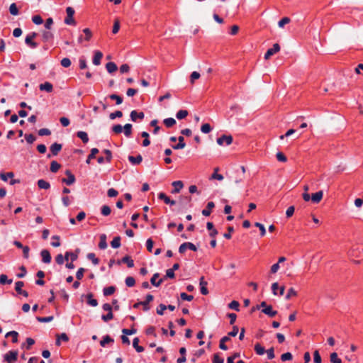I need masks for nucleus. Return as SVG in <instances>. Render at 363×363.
Returning <instances> with one entry per match:
<instances>
[{
    "label": "nucleus",
    "instance_id": "nucleus-17",
    "mask_svg": "<svg viewBox=\"0 0 363 363\" xmlns=\"http://www.w3.org/2000/svg\"><path fill=\"white\" fill-rule=\"evenodd\" d=\"M262 312L269 315V317H274L277 314V311H274L272 306L270 305L267 307H265L264 308H262Z\"/></svg>",
    "mask_w": 363,
    "mask_h": 363
},
{
    "label": "nucleus",
    "instance_id": "nucleus-53",
    "mask_svg": "<svg viewBox=\"0 0 363 363\" xmlns=\"http://www.w3.org/2000/svg\"><path fill=\"white\" fill-rule=\"evenodd\" d=\"M125 284L128 287H132L135 284V280L133 277H128L125 280Z\"/></svg>",
    "mask_w": 363,
    "mask_h": 363
},
{
    "label": "nucleus",
    "instance_id": "nucleus-46",
    "mask_svg": "<svg viewBox=\"0 0 363 363\" xmlns=\"http://www.w3.org/2000/svg\"><path fill=\"white\" fill-rule=\"evenodd\" d=\"M255 351L256 352V353L259 355H262L264 354L265 352V350H264V347H262L260 344L259 343H257L255 345Z\"/></svg>",
    "mask_w": 363,
    "mask_h": 363
},
{
    "label": "nucleus",
    "instance_id": "nucleus-56",
    "mask_svg": "<svg viewBox=\"0 0 363 363\" xmlns=\"http://www.w3.org/2000/svg\"><path fill=\"white\" fill-rule=\"evenodd\" d=\"M291 19L289 17H284L278 22V26L280 28H283L284 25L289 23Z\"/></svg>",
    "mask_w": 363,
    "mask_h": 363
},
{
    "label": "nucleus",
    "instance_id": "nucleus-7",
    "mask_svg": "<svg viewBox=\"0 0 363 363\" xmlns=\"http://www.w3.org/2000/svg\"><path fill=\"white\" fill-rule=\"evenodd\" d=\"M158 199H161V200H163L164 202L166 203V204H169L170 206H174L176 204V201L174 200H171L169 199V197H168L163 192H160L159 194H158Z\"/></svg>",
    "mask_w": 363,
    "mask_h": 363
},
{
    "label": "nucleus",
    "instance_id": "nucleus-24",
    "mask_svg": "<svg viewBox=\"0 0 363 363\" xmlns=\"http://www.w3.org/2000/svg\"><path fill=\"white\" fill-rule=\"evenodd\" d=\"M42 36H43V40L45 42H48V41L52 40V38L54 37L53 34L50 31H48V30L43 31Z\"/></svg>",
    "mask_w": 363,
    "mask_h": 363
},
{
    "label": "nucleus",
    "instance_id": "nucleus-26",
    "mask_svg": "<svg viewBox=\"0 0 363 363\" xmlns=\"http://www.w3.org/2000/svg\"><path fill=\"white\" fill-rule=\"evenodd\" d=\"M87 298V303L93 307H96L98 305V301L96 299L93 298L92 294H88L86 296Z\"/></svg>",
    "mask_w": 363,
    "mask_h": 363
},
{
    "label": "nucleus",
    "instance_id": "nucleus-61",
    "mask_svg": "<svg viewBox=\"0 0 363 363\" xmlns=\"http://www.w3.org/2000/svg\"><path fill=\"white\" fill-rule=\"evenodd\" d=\"M167 309V306L163 303H161L157 308V313L158 315H162L164 314V311Z\"/></svg>",
    "mask_w": 363,
    "mask_h": 363
},
{
    "label": "nucleus",
    "instance_id": "nucleus-29",
    "mask_svg": "<svg viewBox=\"0 0 363 363\" xmlns=\"http://www.w3.org/2000/svg\"><path fill=\"white\" fill-rule=\"evenodd\" d=\"M77 135L79 138L84 143H86L89 141V137L86 132L84 131H78L77 133Z\"/></svg>",
    "mask_w": 363,
    "mask_h": 363
},
{
    "label": "nucleus",
    "instance_id": "nucleus-6",
    "mask_svg": "<svg viewBox=\"0 0 363 363\" xmlns=\"http://www.w3.org/2000/svg\"><path fill=\"white\" fill-rule=\"evenodd\" d=\"M280 50V46L278 43H275L273 45V48H269L264 55V59L268 60L271 56L278 52Z\"/></svg>",
    "mask_w": 363,
    "mask_h": 363
},
{
    "label": "nucleus",
    "instance_id": "nucleus-50",
    "mask_svg": "<svg viewBox=\"0 0 363 363\" xmlns=\"http://www.w3.org/2000/svg\"><path fill=\"white\" fill-rule=\"evenodd\" d=\"M9 12L11 15L16 16L18 14V9L15 3H13L9 6Z\"/></svg>",
    "mask_w": 363,
    "mask_h": 363
},
{
    "label": "nucleus",
    "instance_id": "nucleus-31",
    "mask_svg": "<svg viewBox=\"0 0 363 363\" xmlns=\"http://www.w3.org/2000/svg\"><path fill=\"white\" fill-rule=\"evenodd\" d=\"M98 153H99V150L97 148H96V147L92 148L91 150L90 154L89 155V156L86 160V164H90L91 160L95 158L96 155Z\"/></svg>",
    "mask_w": 363,
    "mask_h": 363
},
{
    "label": "nucleus",
    "instance_id": "nucleus-47",
    "mask_svg": "<svg viewBox=\"0 0 363 363\" xmlns=\"http://www.w3.org/2000/svg\"><path fill=\"white\" fill-rule=\"evenodd\" d=\"M86 257L94 265H97L99 263V259L96 257L95 254L93 252L89 253Z\"/></svg>",
    "mask_w": 363,
    "mask_h": 363
},
{
    "label": "nucleus",
    "instance_id": "nucleus-14",
    "mask_svg": "<svg viewBox=\"0 0 363 363\" xmlns=\"http://www.w3.org/2000/svg\"><path fill=\"white\" fill-rule=\"evenodd\" d=\"M200 286H201V293L203 295H207L208 294V290L206 287L207 282L204 280V277H201L200 278V282H199Z\"/></svg>",
    "mask_w": 363,
    "mask_h": 363
},
{
    "label": "nucleus",
    "instance_id": "nucleus-16",
    "mask_svg": "<svg viewBox=\"0 0 363 363\" xmlns=\"http://www.w3.org/2000/svg\"><path fill=\"white\" fill-rule=\"evenodd\" d=\"M102 57L103 53L100 51H96L93 57V64L96 66L99 65Z\"/></svg>",
    "mask_w": 363,
    "mask_h": 363
},
{
    "label": "nucleus",
    "instance_id": "nucleus-60",
    "mask_svg": "<svg viewBox=\"0 0 363 363\" xmlns=\"http://www.w3.org/2000/svg\"><path fill=\"white\" fill-rule=\"evenodd\" d=\"M60 64L63 67L67 68L71 65V60L67 57H65L62 59Z\"/></svg>",
    "mask_w": 363,
    "mask_h": 363
},
{
    "label": "nucleus",
    "instance_id": "nucleus-63",
    "mask_svg": "<svg viewBox=\"0 0 363 363\" xmlns=\"http://www.w3.org/2000/svg\"><path fill=\"white\" fill-rule=\"evenodd\" d=\"M123 129V127L120 124L115 125L112 127V130L116 134H119V133H122Z\"/></svg>",
    "mask_w": 363,
    "mask_h": 363
},
{
    "label": "nucleus",
    "instance_id": "nucleus-11",
    "mask_svg": "<svg viewBox=\"0 0 363 363\" xmlns=\"http://www.w3.org/2000/svg\"><path fill=\"white\" fill-rule=\"evenodd\" d=\"M323 196V191H319L311 195V201L314 203H318L320 202Z\"/></svg>",
    "mask_w": 363,
    "mask_h": 363
},
{
    "label": "nucleus",
    "instance_id": "nucleus-34",
    "mask_svg": "<svg viewBox=\"0 0 363 363\" xmlns=\"http://www.w3.org/2000/svg\"><path fill=\"white\" fill-rule=\"evenodd\" d=\"M330 361L331 363H342V359L338 357L336 352H333L330 355Z\"/></svg>",
    "mask_w": 363,
    "mask_h": 363
},
{
    "label": "nucleus",
    "instance_id": "nucleus-22",
    "mask_svg": "<svg viewBox=\"0 0 363 363\" xmlns=\"http://www.w3.org/2000/svg\"><path fill=\"white\" fill-rule=\"evenodd\" d=\"M215 204L213 201H210L207 203L206 208L202 211V214L204 216H208L211 214V209L214 208Z\"/></svg>",
    "mask_w": 363,
    "mask_h": 363
},
{
    "label": "nucleus",
    "instance_id": "nucleus-49",
    "mask_svg": "<svg viewBox=\"0 0 363 363\" xmlns=\"http://www.w3.org/2000/svg\"><path fill=\"white\" fill-rule=\"evenodd\" d=\"M12 279H8V277L6 274L0 275V284L4 285L6 284H11L12 283Z\"/></svg>",
    "mask_w": 363,
    "mask_h": 363
},
{
    "label": "nucleus",
    "instance_id": "nucleus-39",
    "mask_svg": "<svg viewBox=\"0 0 363 363\" xmlns=\"http://www.w3.org/2000/svg\"><path fill=\"white\" fill-rule=\"evenodd\" d=\"M124 134L126 137H130L132 134V125L130 123H126L123 126Z\"/></svg>",
    "mask_w": 363,
    "mask_h": 363
},
{
    "label": "nucleus",
    "instance_id": "nucleus-18",
    "mask_svg": "<svg viewBox=\"0 0 363 363\" xmlns=\"http://www.w3.org/2000/svg\"><path fill=\"white\" fill-rule=\"evenodd\" d=\"M62 147L61 144L55 143L50 146V149L53 155H57L62 150Z\"/></svg>",
    "mask_w": 363,
    "mask_h": 363
},
{
    "label": "nucleus",
    "instance_id": "nucleus-3",
    "mask_svg": "<svg viewBox=\"0 0 363 363\" xmlns=\"http://www.w3.org/2000/svg\"><path fill=\"white\" fill-rule=\"evenodd\" d=\"M65 174L67 176V177L63 178L62 179V182L65 183L68 186L73 184L76 180L74 175L71 172L69 169H67L65 171Z\"/></svg>",
    "mask_w": 363,
    "mask_h": 363
},
{
    "label": "nucleus",
    "instance_id": "nucleus-43",
    "mask_svg": "<svg viewBox=\"0 0 363 363\" xmlns=\"http://www.w3.org/2000/svg\"><path fill=\"white\" fill-rule=\"evenodd\" d=\"M189 113L186 110H179L177 114L176 117L179 120H182L188 116Z\"/></svg>",
    "mask_w": 363,
    "mask_h": 363
},
{
    "label": "nucleus",
    "instance_id": "nucleus-25",
    "mask_svg": "<svg viewBox=\"0 0 363 363\" xmlns=\"http://www.w3.org/2000/svg\"><path fill=\"white\" fill-rule=\"evenodd\" d=\"M38 186L42 189H48L50 187V183L44 179H39L38 181Z\"/></svg>",
    "mask_w": 363,
    "mask_h": 363
},
{
    "label": "nucleus",
    "instance_id": "nucleus-21",
    "mask_svg": "<svg viewBox=\"0 0 363 363\" xmlns=\"http://www.w3.org/2000/svg\"><path fill=\"white\" fill-rule=\"evenodd\" d=\"M159 276H160L159 273H155L153 274V276L150 279L151 284L153 286H157V287L160 286L162 284V283L163 282V279H160L158 281H156V279L158 278Z\"/></svg>",
    "mask_w": 363,
    "mask_h": 363
},
{
    "label": "nucleus",
    "instance_id": "nucleus-4",
    "mask_svg": "<svg viewBox=\"0 0 363 363\" xmlns=\"http://www.w3.org/2000/svg\"><path fill=\"white\" fill-rule=\"evenodd\" d=\"M186 249H189L193 251L197 250V248L194 244H193L192 242H186L182 243L179 246V253L183 254L186 251Z\"/></svg>",
    "mask_w": 363,
    "mask_h": 363
},
{
    "label": "nucleus",
    "instance_id": "nucleus-58",
    "mask_svg": "<svg viewBox=\"0 0 363 363\" xmlns=\"http://www.w3.org/2000/svg\"><path fill=\"white\" fill-rule=\"evenodd\" d=\"M32 21L36 25H40L43 22L42 17L39 15L33 16L32 18Z\"/></svg>",
    "mask_w": 363,
    "mask_h": 363
},
{
    "label": "nucleus",
    "instance_id": "nucleus-48",
    "mask_svg": "<svg viewBox=\"0 0 363 363\" xmlns=\"http://www.w3.org/2000/svg\"><path fill=\"white\" fill-rule=\"evenodd\" d=\"M228 307L230 309L235 310L236 311H240V303L237 301H233L228 304Z\"/></svg>",
    "mask_w": 363,
    "mask_h": 363
},
{
    "label": "nucleus",
    "instance_id": "nucleus-36",
    "mask_svg": "<svg viewBox=\"0 0 363 363\" xmlns=\"http://www.w3.org/2000/svg\"><path fill=\"white\" fill-rule=\"evenodd\" d=\"M163 123L167 128H171L174 126L177 122L173 118H167L163 121Z\"/></svg>",
    "mask_w": 363,
    "mask_h": 363
},
{
    "label": "nucleus",
    "instance_id": "nucleus-54",
    "mask_svg": "<svg viewBox=\"0 0 363 363\" xmlns=\"http://www.w3.org/2000/svg\"><path fill=\"white\" fill-rule=\"evenodd\" d=\"M157 120L154 119L150 122V125L154 127L153 133L157 134L160 129V127L157 125Z\"/></svg>",
    "mask_w": 363,
    "mask_h": 363
},
{
    "label": "nucleus",
    "instance_id": "nucleus-57",
    "mask_svg": "<svg viewBox=\"0 0 363 363\" xmlns=\"http://www.w3.org/2000/svg\"><path fill=\"white\" fill-rule=\"evenodd\" d=\"M297 295V292L295 291L294 288H290L288 291V293L286 296H285V298L286 300H289L291 298V296H296Z\"/></svg>",
    "mask_w": 363,
    "mask_h": 363
},
{
    "label": "nucleus",
    "instance_id": "nucleus-10",
    "mask_svg": "<svg viewBox=\"0 0 363 363\" xmlns=\"http://www.w3.org/2000/svg\"><path fill=\"white\" fill-rule=\"evenodd\" d=\"M40 255L44 263L48 264L51 262V255L48 250H43L40 252Z\"/></svg>",
    "mask_w": 363,
    "mask_h": 363
},
{
    "label": "nucleus",
    "instance_id": "nucleus-28",
    "mask_svg": "<svg viewBox=\"0 0 363 363\" xmlns=\"http://www.w3.org/2000/svg\"><path fill=\"white\" fill-rule=\"evenodd\" d=\"M139 341L138 337H135L133 340V346L138 352H142L144 351V347L138 345Z\"/></svg>",
    "mask_w": 363,
    "mask_h": 363
},
{
    "label": "nucleus",
    "instance_id": "nucleus-45",
    "mask_svg": "<svg viewBox=\"0 0 363 363\" xmlns=\"http://www.w3.org/2000/svg\"><path fill=\"white\" fill-rule=\"evenodd\" d=\"M60 167L61 165L57 161H52L50 163V171L52 172H57Z\"/></svg>",
    "mask_w": 363,
    "mask_h": 363
},
{
    "label": "nucleus",
    "instance_id": "nucleus-23",
    "mask_svg": "<svg viewBox=\"0 0 363 363\" xmlns=\"http://www.w3.org/2000/svg\"><path fill=\"white\" fill-rule=\"evenodd\" d=\"M128 160L131 162L132 164L137 165L142 162L143 157L140 155H138L137 157L130 155L128 156Z\"/></svg>",
    "mask_w": 363,
    "mask_h": 363
},
{
    "label": "nucleus",
    "instance_id": "nucleus-1",
    "mask_svg": "<svg viewBox=\"0 0 363 363\" xmlns=\"http://www.w3.org/2000/svg\"><path fill=\"white\" fill-rule=\"evenodd\" d=\"M66 13H67V17L65 18V21H64L65 23L67 25L75 26L76 21L73 17L74 14L75 13L74 9L70 6L67 7L66 9Z\"/></svg>",
    "mask_w": 363,
    "mask_h": 363
},
{
    "label": "nucleus",
    "instance_id": "nucleus-55",
    "mask_svg": "<svg viewBox=\"0 0 363 363\" xmlns=\"http://www.w3.org/2000/svg\"><path fill=\"white\" fill-rule=\"evenodd\" d=\"M53 316H48V317H37L36 319L38 322L40 323H48L50 322L53 320Z\"/></svg>",
    "mask_w": 363,
    "mask_h": 363
},
{
    "label": "nucleus",
    "instance_id": "nucleus-30",
    "mask_svg": "<svg viewBox=\"0 0 363 363\" xmlns=\"http://www.w3.org/2000/svg\"><path fill=\"white\" fill-rule=\"evenodd\" d=\"M99 247L102 250H104L107 247L106 236L104 234H103L100 236V242L99 243Z\"/></svg>",
    "mask_w": 363,
    "mask_h": 363
},
{
    "label": "nucleus",
    "instance_id": "nucleus-27",
    "mask_svg": "<svg viewBox=\"0 0 363 363\" xmlns=\"http://www.w3.org/2000/svg\"><path fill=\"white\" fill-rule=\"evenodd\" d=\"M229 340L230 337L228 335L223 337L220 340L219 347L223 350H227L228 347L225 343Z\"/></svg>",
    "mask_w": 363,
    "mask_h": 363
},
{
    "label": "nucleus",
    "instance_id": "nucleus-35",
    "mask_svg": "<svg viewBox=\"0 0 363 363\" xmlns=\"http://www.w3.org/2000/svg\"><path fill=\"white\" fill-rule=\"evenodd\" d=\"M113 339L107 335L103 337L102 340L100 342V345L101 347H105L106 344L113 342Z\"/></svg>",
    "mask_w": 363,
    "mask_h": 363
},
{
    "label": "nucleus",
    "instance_id": "nucleus-52",
    "mask_svg": "<svg viewBox=\"0 0 363 363\" xmlns=\"http://www.w3.org/2000/svg\"><path fill=\"white\" fill-rule=\"evenodd\" d=\"M101 210V214L104 216H108L111 212V208L107 205H104Z\"/></svg>",
    "mask_w": 363,
    "mask_h": 363
},
{
    "label": "nucleus",
    "instance_id": "nucleus-44",
    "mask_svg": "<svg viewBox=\"0 0 363 363\" xmlns=\"http://www.w3.org/2000/svg\"><path fill=\"white\" fill-rule=\"evenodd\" d=\"M33 38H30V37H28V35L26 37L25 43L26 45L30 46L32 48H35L38 46V44L33 40Z\"/></svg>",
    "mask_w": 363,
    "mask_h": 363
},
{
    "label": "nucleus",
    "instance_id": "nucleus-13",
    "mask_svg": "<svg viewBox=\"0 0 363 363\" xmlns=\"http://www.w3.org/2000/svg\"><path fill=\"white\" fill-rule=\"evenodd\" d=\"M39 89L41 91H45L48 93H50L52 91L53 86L52 84L50 82H46L43 84H40L39 85Z\"/></svg>",
    "mask_w": 363,
    "mask_h": 363
},
{
    "label": "nucleus",
    "instance_id": "nucleus-33",
    "mask_svg": "<svg viewBox=\"0 0 363 363\" xmlns=\"http://www.w3.org/2000/svg\"><path fill=\"white\" fill-rule=\"evenodd\" d=\"M11 337L12 342L13 343H16L18 342V333L16 331H10L7 333L5 335L6 337Z\"/></svg>",
    "mask_w": 363,
    "mask_h": 363
},
{
    "label": "nucleus",
    "instance_id": "nucleus-40",
    "mask_svg": "<svg viewBox=\"0 0 363 363\" xmlns=\"http://www.w3.org/2000/svg\"><path fill=\"white\" fill-rule=\"evenodd\" d=\"M115 291H116V288L114 286H111L104 288L103 290V292H104V295L107 296L112 295L115 292Z\"/></svg>",
    "mask_w": 363,
    "mask_h": 363
},
{
    "label": "nucleus",
    "instance_id": "nucleus-19",
    "mask_svg": "<svg viewBox=\"0 0 363 363\" xmlns=\"http://www.w3.org/2000/svg\"><path fill=\"white\" fill-rule=\"evenodd\" d=\"M179 143L177 145H172V148L174 150H181L184 149L186 146L184 143V138L183 136H179L178 138Z\"/></svg>",
    "mask_w": 363,
    "mask_h": 363
},
{
    "label": "nucleus",
    "instance_id": "nucleus-32",
    "mask_svg": "<svg viewBox=\"0 0 363 363\" xmlns=\"http://www.w3.org/2000/svg\"><path fill=\"white\" fill-rule=\"evenodd\" d=\"M106 68L109 73H113L117 70L118 67L116 63L113 62H108L106 65Z\"/></svg>",
    "mask_w": 363,
    "mask_h": 363
},
{
    "label": "nucleus",
    "instance_id": "nucleus-37",
    "mask_svg": "<svg viewBox=\"0 0 363 363\" xmlns=\"http://www.w3.org/2000/svg\"><path fill=\"white\" fill-rule=\"evenodd\" d=\"M121 262L123 263H126L127 266L129 268L133 267L134 262L133 260L129 256H125L122 258Z\"/></svg>",
    "mask_w": 363,
    "mask_h": 363
},
{
    "label": "nucleus",
    "instance_id": "nucleus-62",
    "mask_svg": "<svg viewBox=\"0 0 363 363\" xmlns=\"http://www.w3.org/2000/svg\"><path fill=\"white\" fill-rule=\"evenodd\" d=\"M201 130L203 133H208L211 130V127L208 123H205L201 125Z\"/></svg>",
    "mask_w": 363,
    "mask_h": 363
},
{
    "label": "nucleus",
    "instance_id": "nucleus-15",
    "mask_svg": "<svg viewBox=\"0 0 363 363\" xmlns=\"http://www.w3.org/2000/svg\"><path fill=\"white\" fill-rule=\"evenodd\" d=\"M79 251V250L78 249L76 250V253L72 252H66L65 254V260L68 261L69 259L70 258L72 262H74L78 257L77 253Z\"/></svg>",
    "mask_w": 363,
    "mask_h": 363
},
{
    "label": "nucleus",
    "instance_id": "nucleus-51",
    "mask_svg": "<svg viewBox=\"0 0 363 363\" xmlns=\"http://www.w3.org/2000/svg\"><path fill=\"white\" fill-rule=\"evenodd\" d=\"M255 225L257 228H259V230H260V235L262 237L266 235V229L264 226L263 224L260 223H255Z\"/></svg>",
    "mask_w": 363,
    "mask_h": 363
},
{
    "label": "nucleus",
    "instance_id": "nucleus-12",
    "mask_svg": "<svg viewBox=\"0 0 363 363\" xmlns=\"http://www.w3.org/2000/svg\"><path fill=\"white\" fill-rule=\"evenodd\" d=\"M172 184L174 187V189L172 190V194L179 193L184 186L183 182L182 181H174Z\"/></svg>",
    "mask_w": 363,
    "mask_h": 363
},
{
    "label": "nucleus",
    "instance_id": "nucleus-20",
    "mask_svg": "<svg viewBox=\"0 0 363 363\" xmlns=\"http://www.w3.org/2000/svg\"><path fill=\"white\" fill-rule=\"evenodd\" d=\"M206 228L208 230H210V233H209V235L211 237V238H215L216 235H218V232L216 229L214 228V225L213 224V223L211 222H208L207 224H206Z\"/></svg>",
    "mask_w": 363,
    "mask_h": 363
},
{
    "label": "nucleus",
    "instance_id": "nucleus-38",
    "mask_svg": "<svg viewBox=\"0 0 363 363\" xmlns=\"http://www.w3.org/2000/svg\"><path fill=\"white\" fill-rule=\"evenodd\" d=\"M14 177V174L12 172H9L7 173L1 172L0 174V178L4 182H6L9 178L12 179Z\"/></svg>",
    "mask_w": 363,
    "mask_h": 363
},
{
    "label": "nucleus",
    "instance_id": "nucleus-59",
    "mask_svg": "<svg viewBox=\"0 0 363 363\" xmlns=\"http://www.w3.org/2000/svg\"><path fill=\"white\" fill-rule=\"evenodd\" d=\"M293 358V356L291 354V352H286V353H284L283 354H281V359L283 361V362H285V361H289V360H291Z\"/></svg>",
    "mask_w": 363,
    "mask_h": 363
},
{
    "label": "nucleus",
    "instance_id": "nucleus-2",
    "mask_svg": "<svg viewBox=\"0 0 363 363\" xmlns=\"http://www.w3.org/2000/svg\"><path fill=\"white\" fill-rule=\"evenodd\" d=\"M18 352L17 350H11L7 352L4 358L8 363H13L17 360Z\"/></svg>",
    "mask_w": 363,
    "mask_h": 363
},
{
    "label": "nucleus",
    "instance_id": "nucleus-42",
    "mask_svg": "<svg viewBox=\"0 0 363 363\" xmlns=\"http://www.w3.org/2000/svg\"><path fill=\"white\" fill-rule=\"evenodd\" d=\"M109 98L112 100H115L117 105H120L123 103V98L116 94L109 95Z\"/></svg>",
    "mask_w": 363,
    "mask_h": 363
},
{
    "label": "nucleus",
    "instance_id": "nucleus-41",
    "mask_svg": "<svg viewBox=\"0 0 363 363\" xmlns=\"http://www.w3.org/2000/svg\"><path fill=\"white\" fill-rule=\"evenodd\" d=\"M111 245L113 248H118L121 246V238L119 236L115 237L111 242Z\"/></svg>",
    "mask_w": 363,
    "mask_h": 363
},
{
    "label": "nucleus",
    "instance_id": "nucleus-9",
    "mask_svg": "<svg viewBox=\"0 0 363 363\" xmlns=\"http://www.w3.org/2000/svg\"><path fill=\"white\" fill-rule=\"evenodd\" d=\"M130 116L133 122H136L138 118L143 120L145 117V114L143 112H137L133 110L130 112Z\"/></svg>",
    "mask_w": 363,
    "mask_h": 363
},
{
    "label": "nucleus",
    "instance_id": "nucleus-5",
    "mask_svg": "<svg viewBox=\"0 0 363 363\" xmlns=\"http://www.w3.org/2000/svg\"><path fill=\"white\" fill-rule=\"evenodd\" d=\"M233 143V137L231 135H223L217 139V143L219 145H223L225 143L227 145H230Z\"/></svg>",
    "mask_w": 363,
    "mask_h": 363
},
{
    "label": "nucleus",
    "instance_id": "nucleus-8",
    "mask_svg": "<svg viewBox=\"0 0 363 363\" xmlns=\"http://www.w3.org/2000/svg\"><path fill=\"white\" fill-rule=\"evenodd\" d=\"M153 299L154 296L152 294H147L145 297V300L140 301L145 311L150 310L149 303L151 302Z\"/></svg>",
    "mask_w": 363,
    "mask_h": 363
},
{
    "label": "nucleus",
    "instance_id": "nucleus-64",
    "mask_svg": "<svg viewBox=\"0 0 363 363\" xmlns=\"http://www.w3.org/2000/svg\"><path fill=\"white\" fill-rule=\"evenodd\" d=\"M213 363H224V359L220 357L218 354H214L213 357Z\"/></svg>",
    "mask_w": 363,
    "mask_h": 363
}]
</instances>
